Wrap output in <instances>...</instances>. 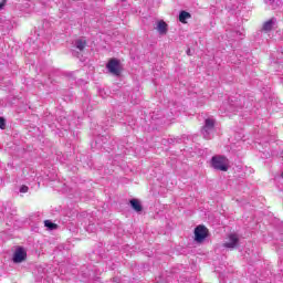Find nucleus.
Here are the masks:
<instances>
[{"label":"nucleus","instance_id":"nucleus-5","mask_svg":"<svg viewBox=\"0 0 283 283\" xmlns=\"http://www.w3.org/2000/svg\"><path fill=\"white\" fill-rule=\"evenodd\" d=\"M208 233H209V230H207V227L198 226L195 229V240H196V242H205V240L207 239Z\"/></svg>","mask_w":283,"mask_h":283},{"label":"nucleus","instance_id":"nucleus-13","mask_svg":"<svg viewBox=\"0 0 283 283\" xmlns=\"http://www.w3.org/2000/svg\"><path fill=\"white\" fill-rule=\"evenodd\" d=\"M182 139L180 138H169L168 143L169 145H176V143H181Z\"/></svg>","mask_w":283,"mask_h":283},{"label":"nucleus","instance_id":"nucleus-6","mask_svg":"<svg viewBox=\"0 0 283 283\" xmlns=\"http://www.w3.org/2000/svg\"><path fill=\"white\" fill-rule=\"evenodd\" d=\"M239 242L240 239L238 238V234H230L229 240L223 244V247H226V249H235Z\"/></svg>","mask_w":283,"mask_h":283},{"label":"nucleus","instance_id":"nucleus-3","mask_svg":"<svg viewBox=\"0 0 283 283\" xmlns=\"http://www.w3.org/2000/svg\"><path fill=\"white\" fill-rule=\"evenodd\" d=\"M27 259H28V252L25 251V248L18 247L13 252L12 262L14 264H21V262H25Z\"/></svg>","mask_w":283,"mask_h":283},{"label":"nucleus","instance_id":"nucleus-20","mask_svg":"<svg viewBox=\"0 0 283 283\" xmlns=\"http://www.w3.org/2000/svg\"><path fill=\"white\" fill-rule=\"evenodd\" d=\"M271 1V3H275V0H270Z\"/></svg>","mask_w":283,"mask_h":283},{"label":"nucleus","instance_id":"nucleus-12","mask_svg":"<svg viewBox=\"0 0 283 283\" xmlns=\"http://www.w3.org/2000/svg\"><path fill=\"white\" fill-rule=\"evenodd\" d=\"M44 227H46L49 231H54V229H59V226L50 220L44 221Z\"/></svg>","mask_w":283,"mask_h":283},{"label":"nucleus","instance_id":"nucleus-10","mask_svg":"<svg viewBox=\"0 0 283 283\" xmlns=\"http://www.w3.org/2000/svg\"><path fill=\"white\" fill-rule=\"evenodd\" d=\"M273 25H275V19H270L269 21L264 22L263 24L264 32H271L273 30Z\"/></svg>","mask_w":283,"mask_h":283},{"label":"nucleus","instance_id":"nucleus-18","mask_svg":"<svg viewBox=\"0 0 283 283\" xmlns=\"http://www.w3.org/2000/svg\"><path fill=\"white\" fill-rule=\"evenodd\" d=\"M235 34H238L239 36H242V33L240 31H237Z\"/></svg>","mask_w":283,"mask_h":283},{"label":"nucleus","instance_id":"nucleus-15","mask_svg":"<svg viewBox=\"0 0 283 283\" xmlns=\"http://www.w3.org/2000/svg\"><path fill=\"white\" fill-rule=\"evenodd\" d=\"M28 191H29L28 186H21L20 187V193H28Z\"/></svg>","mask_w":283,"mask_h":283},{"label":"nucleus","instance_id":"nucleus-1","mask_svg":"<svg viewBox=\"0 0 283 283\" xmlns=\"http://www.w3.org/2000/svg\"><path fill=\"white\" fill-rule=\"evenodd\" d=\"M216 129V119L208 117L201 128V134L206 140H211L213 130Z\"/></svg>","mask_w":283,"mask_h":283},{"label":"nucleus","instance_id":"nucleus-19","mask_svg":"<svg viewBox=\"0 0 283 283\" xmlns=\"http://www.w3.org/2000/svg\"><path fill=\"white\" fill-rule=\"evenodd\" d=\"M73 55L76 56V51H73Z\"/></svg>","mask_w":283,"mask_h":283},{"label":"nucleus","instance_id":"nucleus-9","mask_svg":"<svg viewBox=\"0 0 283 283\" xmlns=\"http://www.w3.org/2000/svg\"><path fill=\"white\" fill-rule=\"evenodd\" d=\"M129 202L134 211H136L137 213H140V211H143V205H140V201L138 199H132Z\"/></svg>","mask_w":283,"mask_h":283},{"label":"nucleus","instance_id":"nucleus-16","mask_svg":"<svg viewBox=\"0 0 283 283\" xmlns=\"http://www.w3.org/2000/svg\"><path fill=\"white\" fill-rule=\"evenodd\" d=\"M3 6H6V1L4 0H0V10H1V8H3Z\"/></svg>","mask_w":283,"mask_h":283},{"label":"nucleus","instance_id":"nucleus-14","mask_svg":"<svg viewBox=\"0 0 283 283\" xmlns=\"http://www.w3.org/2000/svg\"><path fill=\"white\" fill-rule=\"evenodd\" d=\"M0 129H6V118L0 117Z\"/></svg>","mask_w":283,"mask_h":283},{"label":"nucleus","instance_id":"nucleus-2","mask_svg":"<svg viewBox=\"0 0 283 283\" xmlns=\"http://www.w3.org/2000/svg\"><path fill=\"white\" fill-rule=\"evenodd\" d=\"M211 167L217 171H229V159L223 156H214L211 158Z\"/></svg>","mask_w":283,"mask_h":283},{"label":"nucleus","instance_id":"nucleus-11","mask_svg":"<svg viewBox=\"0 0 283 283\" xmlns=\"http://www.w3.org/2000/svg\"><path fill=\"white\" fill-rule=\"evenodd\" d=\"M187 19H191V13H189L187 11H181L179 13V21H180V23H187Z\"/></svg>","mask_w":283,"mask_h":283},{"label":"nucleus","instance_id":"nucleus-7","mask_svg":"<svg viewBox=\"0 0 283 283\" xmlns=\"http://www.w3.org/2000/svg\"><path fill=\"white\" fill-rule=\"evenodd\" d=\"M156 30L161 36L167 34V22H165V20L157 21Z\"/></svg>","mask_w":283,"mask_h":283},{"label":"nucleus","instance_id":"nucleus-4","mask_svg":"<svg viewBox=\"0 0 283 283\" xmlns=\"http://www.w3.org/2000/svg\"><path fill=\"white\" fill-rule=\"evenodd\" d=\"M106 69L113 76H120V61L117 59H111L106 64Z\"/></svg>","mask_w":283,"mask_h":283},{"label":"nucleus","instance_id":"nucleus-17","mask_svg":"<svg viewBox=\"0 0 283 283\" xmlns=\"http://www.w3.org/2000/svg\"><path fill=\"white\" fill-rule=\"evenodd\" d=\"M187 54H188V56H191V49L187 50Z\"/></svg>","mask_w":283,"mask_h":283},{"label":"nucleus","instance_id":"nucleus-8","mask_svg":"<svg viewBox=\"0 0 283 283\" xmlns=\"http://www.w3.org/2000/svg\"><path fill=\"white\" fill-rule=\"evenodd\" d=\"M74 48L75 50H78V52H83V50H85V48H87V42L85 40H75L74 42Z\"/></svg>","mask_w":283,"mask_h":283}]
</instances>
